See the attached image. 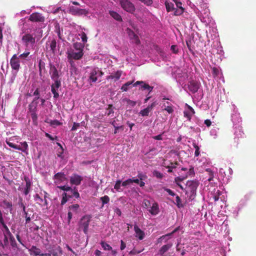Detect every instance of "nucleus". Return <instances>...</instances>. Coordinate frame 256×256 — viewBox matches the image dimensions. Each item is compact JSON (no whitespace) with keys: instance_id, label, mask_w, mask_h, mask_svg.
I'll list each match as a JSON object with an SVG mask.
<instances>
[{"instance_id":"obj_1","label":"nucleus","mask_w":256,"mask_h":256,"mask_svg":"<svg viewBox=\"0 0 256 256\" xmlns=\"http://www.w3.org/2000/svg\"><path fill=\"white\" fill-rule=\"evenodd\" d=\"M50 74L52 80L54 82L51 85V91L54 94V98H58L59 97V94L57 90L61 86V81L58 70L54 66L50 64Z\"/></svg>"},{"instance_id":"obj_2","label":"nucleus","mask_w":256,"mask_h":256,"mask_svg":"<svg viewBox=\"0 0 256 256\" xmlns=\"http://www.w3.org/2000/svg\"><path fill=\"white\" fill-rule=\"evenodd\" d=\"M119 3L122 8L126 12L133 14L136 10L134 4L129 0H119Z\"/></svg>"},{"instance_id":"obj_3","label":"nucleus","mask_w":256,"mask_h":256,"mask_svg":"<svg viewBox=\"0 0 256 256\" xmlns=\"http://www.w3.org/2000/svg\"><path fill=\"white\" fill-rule=\"evenodd\" d=\"M92 217L90 215L82 216L79 222V230H82L85 234H88V228Z\"/></svg>"},{"instance_id":"obj_4","label":"nucleus","mask_w":256,"mask_h":256,"mask_svg":"<svg viewBox=\"0 0 256 256\" xmlns=\"http://www.w3.org/2000/svg\"><path fill=\"white\" fill-rule=\"evenodd\" d=\"M68 210V223L70 224L73 216L78 214L80 212V210L78 204H74L70 206Z\"/></svg>"},{"instance_id":"obj_5","label":"nucleus","mask_w":256,"mask_h":256,"mask_svg":"<svg viewBox=\"0 0 256 256\" xmlns=\"http://www.w3.org/2000/svg\"><path fill=\"white\" fill-rule=\"evenodd\" d=\"M68 55V58L70 60L71 64L74 62L72 60H80L83 56L84 53L82 50L74 52L73 50H68L66 52Z\"/></svg>"},{"instance_id":"obj_6","label":"nucleus","mask_w":256,"mask_h":256,"mask_svg":"<svg viewBox=\"0 0 256 256\" xmlns=\"http://www.w3.org/2000/svg\"><path fill=\"white\" fill-rule=\"evenodd\" d=\"M103 74L104 72L98 68H94L90 73L88 81L90 83L95 82L97 81L98 77H100Z\"/></svg>"},{"instance_id":"obj_7","label":"nucleus","mask_w":256,"mask_h":256,"mask_svg":"<svg viewBox=\"0 0 256 256\" xmlns=\"http://www.w3.org/2000/svg\"><path fill=\"white\" fill-rule=\"evenodd\" d=\"M68 12L72 15L77 16H86L88 14V11L86 9L79 8L74 6H70L69 8Z\"/></svg>"},{"instance_id":"obj_8","label":"nucleus","mask_w":256,"mask_h":256,"mask_svg":"<svg viewBox=\"0 0 256 256\" xmlns=\"http://www.w3.org/2000/svg\"><path fill=\"white\" fill-rule=\"evenodd\" d=\"M22 41L28 46L29 44L34 45L36 43V38L30 34H26L24 35L22 38Z\"/></svg>"},{"instance_id":"obj_9","label":"nucleus","mask_w":256,"mask_h":256,"mask_svg":"<svg viewBox=\"0 0 256 256\" xmlns=\"http://www.w3.org/2000/svg\"><path fill=\"white\" fill-rule=\"evenodd\" d=\"M44 17L39 12H34L31 14L28 18V20L34 22H42L44 21Z\"/></svg>"},{"instance_id":"obj_10","label":"nucleus","mask_w":256,"mask_h":256,"mask_svg":"<svg viewBox=\"0 0 256 256\" xmlns=\"http://www.w3.org/2000/svg\"><path fill=\"white\" fill-rule=\"evenodd\" d=\"M10 64L12 70L18 71L20 68L19 58L16 54L12 56L10 60Z\"/></svg>"},{"instance_id":"obj_11","label":"nucleus","mask_w":256,"mask_h":256,"mask_svg":"<svg viewBox=\"0 0 256 256\" xmlns=\"http://www.w3.org/2000/svg\"><path fill=\"white\" fill-rule=\"evenodd\" d=\"M62 254V250L60 246L56 248H50L48 250V252L44 253V256H58Z\"/></svg>"},{"instance_id":"obj_12","label":"nucleus","mask_w":256,"mask_h":256,"mask_svg":"<svg viewBox=\"0 0 256 256\" xmlns=\"http://www.w3.org/2000/svg\"><path fill=\"white\" fill-rule=\"evenodd\" d=\"M56 42L55 39L48 41L46 43V48L48 52H51L52 54L56 52Z\"/></svg>"},{"instance_id":"obj_13","label":"nucleus","mask_w":256,"mask_h":256,"mask_svg":"<svg viewBox=\"0 0 256 256\" xmlns=\"http://www.w3.org/2000/svg\"><path fill=\"white\" fill-rule=\"evenodd\" d=\"M138 85H140V89L142 90H148L150 92L153 90L152 86H150L148 84H146L144 81H137L133 84L134 86H136Z\"/></svg>"},{"instance_id":"obj_14","label":"nucleus","mask_w":256,"mask_h":256,"mask_svg":"<svg viewBox=\"0 0 256 256\" xmlns=\"http://www.w3.org/2000/svg\"><path fill=\"white\" fill-rule=\"evenodd\" d=\"M82 180V176L78 174H74L70 177V181L71 184L78 186L81 184Z\"/></svg>"},{"instance_id":"obj_15","label":"nucleus","mask_w":256,"mask_h":256,"mask_svg":"<svg viewBox=\"0 0 256 256\" xmlns=\"http://www.w3.org/2000/svg\"><path fill=\"white\" fill-rule=\"evenodd\" d=\"M127 34L130 40H132V42L136 44H138L140 43V40L138 36L134 33V32L130 28H127L126 30Z\"/></svg>"},{"instance_id":"obj_16","label":"nucleus","mask_w":256,"mask_h":256,"mask_svg":"<svg viewBox=\"0 0 256 256\" xmlns=\"http://www.w3.org/2000/svg\"><path fill=\"white\" fill-rule=\"evenodd\" d=\"M200 84L196 81L192 80L188 84L189 90L193 94L198 91L200 88Z\"/></svg>"},{"instance_id":"obj_17","label":"nucleus","mask_w":256,"mask_h":256,"mask_svg":"<svg viewBox=\"0 0 256 256\" xmlns=\"http://www.w3.org/2000/svg\"><path fill=\"white\" fill-rule=\"evenodd\" d=\"M46 195L44 196V200H43L41 198L38 194H36L34 196V200L36 202V204L40 205L41 206H47L48 202L46 200V195L48 194L46 192Z\"/></svg>"},{"instance_id":"obj_18","label":"nucleus","mask_w":256,"mask_h":256,"mask_svg":"<svg viewBox=\"0 0 256 256\" xmlns=\"http://www.w3.org/2000/svg\"><path fill=\"white\" fill-rule=\"evenodd\" d=\"M198 186V182L194 180H188L186 184V187L192 192H194L196 190Z\"/></svg>"},{"instance_id":"obj_19","label":"nucleus","mask_w":256,"mask_h":256,"mask_svg":"<svg viewBox=\"0 0 256 256\" xmlns=\"http://www.w3.org/2000/svg\"><path fill=\"white\" fill-rule=\"evenodd\" d=\"M36 104L37 102H36V105L34 106L32 104L29 105V109L32 112L31 114V118L34 124H36L37 123V120H38V116L37 114L36 113Z\"/></svg>"},{"instance_id":"obj_20","label":"nucleus","mask_w":256,"mask_h":256,"mask_svg":"<svg viewBox=\"0 0 256 256\" xmlns=\"http://www.w3.org/2000/svg\"><path fill=\"white\" fill-rule=\"evenodd\" d=\"M134 230L136 233V237H138L140 240L144 239L145 236L144 232L141 230L136 224L134 226Z\"/></svg>"},{"instance_id":"obj_21","label":"nucleus","mask_w":256,"mask_h":256,"mask_svg":"<svg viewBox=\"0 0 256 256\" xmlns=\"http://www.w3.org/2000/svg\"><path fill=\"white\" fill-rule=\"evenodd\" d=\"M156 106L155 102H152L150 105H149L147 108L140 110V114L142 116H148L149 112L152 110L153 108Z\"/></svg>"},{"instance_id":"obj_22","label":"nucleus","mask_w":256,"mask_h":256,"mask_svg":"<svg viewBox=\"0 0 256 256\" xmlns=\"http://www.w3.org/2000/svg\"><path fill=\"white\" fill-rule=\"evenodd\" d=\"M148 212L151 214L155 216L158 214L160 212L158 204L156 202H154L152 206L150 207V209L148 210Z\"/></svg>"},{"instance_id":"obj_23","label":"nucleus","mask_w":256,"mask_h":256,"mask_svg":"<svg viewBox=\"0 0 256 256\" xmlns=\"http://www.w3.org/2000/svg\"><path fill=\"white\" fill-rule=\"evenodd\" d=\"M29 250L31 252L30 254L34 256H44V253H42L40 249L36 246H32Z\"/></svg>"},{"instance_id":"obj_24","label":"nucleus","mask_w":256,"mask_h":256,"mask_svg":"<svg viewBox=\"0 0 256 256\" xmlns=\"http://www.w3.org/2000/svg\"><path fill=\"white\" fill-rule=\"evenodd\" d=\"M24 180L26 182V188L24 189V194L25 195L28 194L30 192L31 188L32 186V182H30L29 178L28 177L25 176L24 178Z\"/></svg>"},{"instance_id":"obj_25","label":"nucleus","mask_w":256,"mask_h":256,"mask_svg":"<svg viewBox=\"0 0 256 256\" xmlns=\"http://www.w3.org/2000/svg\"><path fill=\"white\" fill-rule=\"evenodd\" d=\"M122 72L120 70H118L116 72L112 73L110 75L107 76L106 79L108 80L110 79H114V81H116L120 79L122 76Z\"/></svg>"},{"instance_id":"obj_26","label":"nucleus","mask_w":256,"mask_h":256,"mask_svg":"<svg viewBox=\"0 0 256 256\" xmlns=\"http://www.w3.org/2000/svg\"><path fill=\"white\" fill-rule=\"evenodd\" d=\"M65 194H70V198L74 197L76 198H80V194L78 192V190L76 188H71V190H69L67 192H64Z\"/></svg>"},{"instance_id":"obj_27","label":"nucleus","mask_w":256,"mask_h":256,"mask_svg":"<svg viewBox=\"0 0 256 256\" xmlns=\"http://www.w3.org/2000/svg\"><path fill=\"white\" fill-rule=\"evenodd\" d=\"M172 246V243H168L164 245L159 250V254L162 256L164 255V254L170 249Z\"/></svg>"},{"instance_id":"obj_28","label":"nucleus","mask_w":256,"mask_h":256,"mask_svg":"<svg viewBox=\"0 0 256 256\" xmlns=\"http://www.w3.org/2000/svg\"><path fill=\"white\" fill-rule=\"evenodd\" d=\"M54 178L60 182H62L66 180V175L63 172H58L54 176Z\"/></svg>"},{"instance_id":"obj_29","label":"nucleus","mask_w":256,"mask_h":256,"mask_svg":"<svg viewBox=\"0 0 256 256\" xmlns=\"http://www.w3.org/2000/svg\"><path fill=\"white\" fill-rule=\"evenodd\" d=\"M110 14L114 20L118 22H122V18L121 16L118 14L117 12L110 10L109 12Z\"/></svg>"},{"instance_id":"obj_30","label":"nucleus","mask_w":256,"mask_h":256,"mask_svg":"<svg viewBox=\"0 0 256 256\" xmlns=\"http://www.w3.org/2000/svg\"><path fill=\"white\" fill-rule=\"evenodd\" d=\"M0 225L2 226V231L4 236H8L9 237L12 235V233L10 232L9 228L6 225V223H4Z\"/></svg>"},{"instance_id":"obj_31","label":"nucleus","mask_w":256,"mask_h":256,"mask_svg":"<svg viewBox=\"0 0 256 256\" xmlns=\"http://www.w3.org/2000/svg\"><path fill=\"white\" fill-rule=\"evenodd\" d=\"M134 81H129L124 84L121 90L122 92H127L130 88V86L133 84Z\"/></svg>"},{"instance_id":"obj_32","label":"nucleus","mask_w":256,"mask_h":256,"mask_svg":"<svg viewBox=\"0 0 256 256\" xmlns=\"http://www.w3.org/2000/svg\"><path fill=\"white\" fill-rule=\"evenodd\" d=\"M165 6L167 12H170L175 10L174 4L172 2H169L167 1L165 2Z\"/></svg>"},{"instance_id":"obj_33","label":"nucleus","mask_w":256,"mask_h":256,"mask_svg":"<svg viewBox=\"0 0 256 256\" xmlns=\"http://www.w3.org/2000/svg\"><path fill=\"white\" fill-rule=\"evenodd\" d=\"M18 150H21L23 152H26L28 149V144L26 142H24L21 143V146H18Z\"/></svg>"},{"instance_id":"obj_34","label":"nucleus","mask_w":256,"mask_h":256,"mask_svg":"<svg viewBox=\"0 0 256 256\" xmlns=\"http://www.w3.org/2000/svg\"><path fill=\"white\" fill-rule=\"evenodd\" d=\"M69 198H70V194H65L64 192L62 194V199L61 200V205L64 204L68 200Z\"/></svg>"},{"instance_id":"obj_35","label":"nucleus","mask_w":256,"mask_h":256,"mask_svg":"<svg viewBox=\"0 0 256 256\" xmlns=\"http://www.w3.org/2000/svg\"><path fill=\"white\" fill-rule=\"evenodd\" d=\"M2 203L4 205L5 208L9 210L10 212H12V204L11 202H8L6 200H4Z\"/></svg>"},{"instance_id":"obj_36","label":"nucleus","mask_w":256,"mask_h":256,"mask_svg":"<svg viewBox=\"0 0 256 256\" xmlns=\"http://www.w3.org/2000/svg\"><path fill=\"white\" fill-rule=\"evenodd\" d=\"M114 113V111L112 108V104H108V108H106V114L108 116H113V114Z\"/></svg>"},{"instance_id":"obj_37","label":"nucleus","mask_w":256,"mask_h":256,"mask_svg":"<svg viewBox=\"0 0 256 256\" xmlns=\"http://www.w3.org/2000/svg\"><path fill=\"white\" fill-rule=\"evenodd\" d=\"M38 67H39V74L40 75L42 74V70H45V63L42 60H40L38 62Z\"/></svg>"},{"instance_id":"obj_38","label":"nucleus","mask_w":256,"mask_h":256,"mask_svg":"<svg viewBox=\"0 0 256 256\" xmlns=\"http://www.w3.org/2000/svg\"><path fill=\"white\" fill-rule=\"evenodd\" d=\"M100 244L104 250H110L112 249V247L110 244L104 241L101 242Z\"/></svg>"},{"instance_id":"obj_39","label":"nucleus","mask_w":256,"mask_h":256,"mask_svg":"<svg viewBox=\"0 0 256 256\" xmlns=\"http://www.w3.org/2000/svg\"><path fill=\"white\" fill-rule=\"evenodd\" d=\"M33 96H35L36 97L34 98L32 102L30 104L32 105L33 104L38 100L40 98V92L38 88H37L33 94Z\"/></svg>"},{"instance_id":"obj_40","label":"nucleus","mask_w":256,"mask_h":256,"mask_svg":"<svg viewBox=\"0 0 256 256\" xmlns=\"http://www.w3.org/2000/svg\"><path fill=\"white\" fill-rule=\"evenodd\" d=\"M74 48L77 50L80 51L82 50L83 52V46L81 43L80 42H76L73 44Z\"/></svg>"},{"instance_id":"obj_41","label":"nucleus","mask_w":256,"mask_h":256,"mask_svg":"<svg viewBox=\"0 0 256 256\" xmlns=\"http://www.w3.org/2000/svg\"><path fill=\"white\" fill-rule=\"evenodd\" d=\"M9 238V240L10 242V244L12 248H16L17 247V244L16 242V241L15 240V238L14 236H10Z\"/></svg>"},{"instance_id":"obj_42","label":"nucleus","mask_w":256,"mask_h":256,"mask_svg":"<svg viewBox=\"0 0 256 256\" xmlns=\"http://www.w3.org/2000/svg\"><path fill=\"white\" fill-rule=\"evenodd\" d=\"M18 205L20 207H21L22 208L23 212L24 214V215H26L28 214L26 210V206L22 202V198H20L19 199L18 201Z\"/></svg>"},{"instance_id":"obj_43","label":"nucleus","mask_w":256,"mask_h":256,"mask_svg":"<svg viewBox=\"0 0 256 256\" xmlns=\"http://www.w3.org/2000/svg\"><path fill=\"white\" fill-rule=\"evenodd\" d=\"M194 114V113H192V112L188 110H185L184 112V116L186 118L189 120H190L192 116Z\"/></svg>"},{"instance_id":"obj_44","label":"nucleus","mask_w":256,"mask_h":256,"mask_svg":"<svg viewBox=\"0 0 256 256\" xmlns=\"http://www.w3.org/2000/svg\"><path fill=\"white\" fill-rule=\"evenodd\" d=\"M100 200L102 202V206H104L110 202V198L108 196H104L100 198Z\"/></svg>"},{"instance_id":"obj_45","label":"nucleus","mask_w":256,"mask_h":256,"mask_svg":"<svg viewBox=\"0 0 256 256\" xmlns=\"http://www.w3.org/2000/svg\"><path fill=\"white\" fill-rule=\"evenodd\" d=\"M192 146L196 149L195 152H194V156H198L200 154V148L196 143H193Z\"/></svg>"},{"instance_id":"obj_46","label":"nucleus","mask_w":256,"mask_h":256,"mask_svg":"<svg viewBox=\"0 0 256 256\" xmlns=\"http://www.w3.org/2000/svg\"><path fill=\"white\" fill-rule=\"evenodd\" d=\"M184 9L183 8H180L178 9H175L174 14L175 16H180L184 12Z\"/></svg>"},{"instance_id":"obj_47","label":"nucleus","mask_w":256,"mask_h":256,"mask_svg":"<svg viewBox=\"0 0 256 256\" xmlns=\"http://www.w3.org/2000/svg\"><path fill=\"white\" fill-rule=\"evenodd\" d=\"M57 188L64 190V192H67L69 190H71V187L66 186H58Z\"/></svg>"},{"instance_id":"obj_48","label":"nucleus","mask_w":256,"mask_h":256,"mask_svg":"<svg viewBox=\"0 0 256 256\" xmlns=\"http://www.w3.org/2000/svg\"><path fill=\"white\" fill-rule=\"evenodd\" d=\"M6 144L10 146V148H14L16 150H17L18 148H18V146L13 144L12 142H10L9 140H6Z\"/></svg>"},{"instance_id":"obj_49","label":"nucleus","mask_w":256,"mask_h":256,"mask_svg":"<svg viewBox=\"0 0 256 256\" xmlns=\"http://www.w3.org/2000/svg\"><path fill=\"white\" fill-rule=\"evenodd\" d=\"M212 75L214 77H216V76H218L219 74H220V72H219V70L216 68V67H214L212 68Z\"/></svg>"},{"instance_id":"obj_50","label":"nucleus","mask_w":256,"mask_h":256,"mask_svg":"<svg viewBox=\"0 0 256 256\" xmlns=\"http://www.w3.org/2000/svg\"><path fill=\"white\" fill-rule=\"evenodd\" d=\"M121 183H122V182L120 180H118L116 182V184L114 186V188L117 191H120Z\"/></svg>"},{"instance_id":"obj_51","label":"nucleus","mask_w":256,"mask_h":256,"mask_svg":"<svg viewBox=\"0 0 256 256\" xmlns=\"http://www.w3.org/2000/svg\"><path fill=\"white\" fill-rule=\"evenodd\" d=\"M124 101L126 102V104L130 106H134L136 104V102L132 100H130L128 98H125L124 100Z\"/></svg>"},{"instance_id":"obj_52","label":"nucleus","mask_w":256,"mask_h":256,"mask_svg":"<svg viewBox=\"0 0 256 256\" xmlns=\"http://www.w3.org/2000/svg\"><path fill=\"white\" fill-rule=\"evenodd\" d=\"M164 110L166 111L170 114H172L174 112V109L172 106H167Z\"/></svg>"},{"instance_id":"obj_53","label":"nucleus","mask_w":256,"mask_h":256,"mask_svg":"<svg viewBox=\"0 0 256 256\" xmlns=\"http://www.w3.org/2000/svg\"><path fill=\"white\" fill-rule=\"evenodd\" d=\"M154 175L158 178H162L163 177L162 174L156 170L154 172Z\"/></svg>"},{"instance_id":"obj_54","label":"nucleus","mask_w":256,"mask_h":256,"mask_svg":"<svg viewBox=\"0 0 256 256\" xmlns=\"http://www.w3.org/2000/svg\"><path fill=\"white\" fill-rule=\"evenodd\" d=\"M140 2L148 6H151L153 2L152 0H141Z\"/></svg>"},{"instance_id":"obj_55","label":"nucleus","mask_w":256,"mask_h":256,"mask_svg":"<svg viewBox=\"0 0 256 256\" xmlns=\"http://www.w3.org/2000/svg\"><path fill=\"white\" fill-rule=\"evenodd\" d=\"M186 177H187V176H183V177L178 176L175 178L174 181L176 182V184H178L179 182H182V180H184V179H186Z\"/></svg>"},{"instance_id":"obj_56","label":"nucleus","mask_w":256,"mask_h":256,"mask_svg":"<svg viewBox=\"0 0 256 256\" xmlns=\"http://www.w3.org/2000/svg\"><path fill=\"white\" fill-rule=\"evenodd\" d=\"M176 205L178 208H181L182 206V204H181V200L179 196H176Z\"/></svg>"},{"instance_id":"obj_57","label":"nucleus","mask_w":256,"mask_h":256,"mask_svg":"<svg viewBox=\"0 0 256 256\" xmlns=\"http://www.w3.org/2000/svg\"><path fill=\"white\" fill-rule=\"evenodd\" d=\"M178 228H176L172 232L168 234H165L164 236H161L160 238V239H162V238H164L165 237L170 236H172L174 233H175L178 230Z\"/></svg>"},{"instance_id":"obj_58","label":"nucleus","mask_w":256,"mask_h":256,"mask_svg":"<svg viewBox=\"0 0 256 256\" xmlns=\"http://www.w3.org/2000/svg\"><path fill=\"white\" fill-rule=\"evenodd\" d=\"M50 124L52 126H60V124H62V123L60 122L58 120H51L50 122Z\"/></svg>"},{"instance_id":"obj_59","label":"nucleus","mask_w":256,"mask_h":256,"mask_svg":"<svg viewBox=\"0 0 256 256\" xmlns=\"http://www.w3.org/2000/svg\"><path fill=\"white\" fill-rule=\"evenodd\" d=\"M144 206L145 208H148L150 205V202L149 200H144L143 202Z\"/></svg>"},{"instance_id":"obj_60","label":"nucleus","mask_w":256,"mask_h":256,"mask_svg":"<svg viewBox=\"0 0 256 256\" xmlns=\"http://www.w3.org/2000/svg\"><path fill=\"white\" fill-rule=\"evenodd\" d=\"M138 177L140 180H144L147 178V176L146 174H144L142 173H140L138 175Z\"/></svg>"},{"instance_id":"obj_61","label":"nucleus","mask_w":256,"mask_h":256,"mask_svg":"<svg viewBox=\"0 0 256 256\" xmlns=\"http://www.w3.org/2000/svg\"><path fill=\"white\" fill-rule=\"evenodd\" d=\"M171 50L174 54H177L178 52V46L176 45H172L171 46Z\"/></svg>"},{"instance_id":"obj_62","label":"nucleus","mask_w":256,"mask_h":256,"mask_svg":"<svg viewBox=\"0 0 256 256\" xmlns=\"http://www.w3.org/2000/svg\"><path fill=\"white\" fill-rule=\"evenodd\" d=\"M81 38L84 42H87L88 38L85 32H82V34Z\"/></svg>"},{"instance_id":"obj_63","label":"nucleus","mask_w":256,"mask_h":256,"mask_svg":"<svg viewBox=\"0 0 256 256\" xmlns=\"http://www.w3.org/2000/svg\"><path fill=\"white\" fill-rule=\"evenodd\" d=\"M130 184H132L131 178H129L128 180L123 182L122 184V186H126L127 185Z\"/></svg>"},{"instance_id":"obj_64","label":"nucleus","mask_w":256,"mask_h":256,"mask_svg":"<svg viewBox=\"0 0 256 256\" xmlns=\"http://www.w3.org/2000/svg\"><path fill=\"white\" fill-rule=\"evenodd\" d=\"M165 191H166L170 195L172 196H174L176 195L175 193L172 190L168 188H164Z\"/></svg>"}]
</instances>
